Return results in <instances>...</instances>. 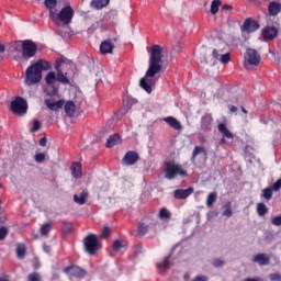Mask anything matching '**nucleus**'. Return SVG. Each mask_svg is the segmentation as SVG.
Returning a JSON list of instances; mask_svg holds the SVG:
<instances>
[{
	"mask_svg": "<svg viewBox=\"0 0 281 281\" xmlns=\"http://www.w3.org/2000/svg\"><path fill=\"white\" fill-rule=\"evenodd\" d=\"M65 3L63 0H44V5L48 11V19L56 25V27H63V25H71L76 11L70 3L66 2L64 7L58 10V5Z\"/></svg>",
	"mask_w": 281,
	"mask_h": 281,
	"instance_id": "1",
	"label": "nucleus"
},
{
	"mask_svg": "<svg viewBox=\"0 0 281 281\" xmlns=\"http://www.w3.org/2000/svg\"><path fill=\"white\" fill-rule=\"evenodd\" d=\"M52 69V64L45 59H38L25 70V85L29 87L32 85H37L43 80V71H49Z\"/></svg>",
	"mask_w": 281,
	"mask_h": 281,
	"instance_id": "2",
	"label": "nucleus"
},
{
	"mask_svg": "<svg viewBox=\"0 0 281 281\" xmlns=\"http://www.w3.org/2000/svg\"><path fill=\"white\" fill-rule=\"evenodd\" d=\"M164 59V47L159 45H153L149 61H148V69L146 71V78H155L159 71H161V60Z\"/></svg>",
	"mask_w": 281,
	"mask_h": 281,
	"instance_id": "3",
	"label": "nucleus"
},
{
	"mask_svg": "<svg viewBox=\"0 0 281 281\" xmlns=\"http://www.w3.org/2000/svg\"><path fill=\"white\" fill-rule=\"evenodd\" d=\"M166 179L172 180L177 177H188V171L179 164L172 161L165 162Z\"/></svg>",
	"mask_w": 281,
	"mask_h": 281,
	"instance_id": "4",
	"label": "nucleus"
},
{
	"mask_svg": "<svg viewBox=\"0 0 281 281\" xmlns=\"http://www.w3.org/2000/svg\"><path fill=\"white\" fill-rule=\"evenodd\" d=\"M38 54V46H36V43L32 40H23V46H22V55L21 56H14V60H30L34 58Z\"/></svg>",
	"mask_w": 281,
	"mask_h": 281,
	"instance_id": "5",
	"label": "nucleus"
},
{
	"mask_svg": "<svg viewBox=\"0 0 281 281\" xmlns=\"http://www.w3.org/2000/svg\"><path fill=\"white\" fill-rule=\"evenodd\" d=\"M83 247L89 256H95L98 249H100V241L98 240V236H95V234L86 236L83 239Z\"/></svg>",
	"mask_w": 281,
	"mask_h": 281,
	"instance_id": "6",
	"label": "nucleus"
},
{
	"mask_svg": "<svg viewBox=\"0 0 281 281\" xmlns=\"http://www.w3.org/2000/svg\"><path fill=\"white\" fill-rule=\"evenodd\" d=\"M10 111L13 115H25L27 113V101L22 97H16L11 101Z\"/></svg>",
	"mask_w": 281,
	"mask_h": 281,
	"instance_id": "7",
	"label": "nucleus"
},
{
	"mask_svg": "<svg viewBox=\"0 0 281 281\" xmlns=\"http://www.w3.org/2000/svg\"><path fill=\"white\" fill-rule=\"evenodd\" d=\"M260 54H258V50L254 48H247L246 56H245V67L246 69H249V67H258L260 65Z\"/></svg>",
	"mask_w": 281,
	"mask_h": 281,
	"instance_id": "8",
	"label": "nucleus"
},
{
	"mask_svg": "<svg viewBox=\"0 0 281 281\" xmlns=\"http://www.w3.org/2000/svg\"><path fill=\"white\" fill-rule=\"evenodd\" d=\"M64 273H66L70 278H77V280H82V278H86L87 276V270L78 266H68L64 268Z\"/></svg>",
	"mask_w": 281,
	"mask_h": 281,
	"instance_id": "9",
	"label": "nucleus"
},
{
	"mask_svg": "<svg viewBox=\"0 0 281 281\" xmlns=\"http://www.w3.org/2000/svg\"><path fill=\"white\" fill-rule=\"evenodd\" d=\"M257 30H260V24L252 18H247L241 26V32H246L247 34L257 32Z\"/></svg>",
	"mask_w": 281,
	"mask_h": 281,
	"instance_id": "10",
	"label": "nucleus"
},
{
	"mask_svg": "<svg viewBox=\"0 0 281 281\" xmlns=\"http://www.w3.org/2000/svg\"><path fill=\"white\" fill-rule=\"evenodd\" d=\"M217 128L223 135V138L221 139L220 144H233L234 134L229 132V130L227 128V125H225L224 123H220Z\"/></svg>",
	"mask_w": 281,
	"mask_h": 281,
	"instance_id": "11",
	"label": "nucleus"
},
{
	"mask_svg": "<svg viewBox=\"0 0 281 281\" xmlns=\"http://www.w3.org/2000/svg\"><path fill=\"white\" fill-rule=\"evenodd\" d=\"M124 166H135L139 161V154L137 151L130 150L122 159Z\"/></svg>",
	"mask_w": 281,
	"mask_h": 281,
	"instance_id": "12",
	"label": "nucleus"
},
{
	"mask_svg": "<svg viewBox=\"0 0 281 281\" xmlns=\"http://www.w3.org/2000/svg\"><path fill=\"white\" fill-rule=\"evenodd\" d=\"M64 60L63 59H57L56 60V66L55 69L57 71V82H60L61 85H69V78H67V74L63 72V70H60V66L63 65Z\"/></svg>",
	"mask_w": 281,
	"mask_h": 281,
	"instance_id": "13",
	"label": "nucleus"
},
{
	"mask_svg": "<svg viewBox=\"0 0 281 281\" xmlns=\"http://www.w3.org/2000/svg\"><path fill=\"white\" fill-rule=\"evenodd\" d=\"M212 122H214V119H212V114H204L201 117V131H203L204 133H210V131H212Z\"/></svg>",
	"mask_w": 281,
	"mask_h": 281,
	"instance_id": "14",
	"label": "nucleus"
},
{
	"mask_svg": "<svg viewBox=\"0 0 281 281\" xmlns=\"http://www.w3.org/2000/svg\"><path fill=\"white\" fill-rule=\"evenodd\" d=\"M191 194H194V188L192 187H189L188 189H177L173 192L175 199H178V200L188 199V196H191Z\"/></svg>",
	"mask_w": 281,
	"mask_h": 281,
	"instance_id": "15",
	"label": "nucleus"
},
{
	"mask_svg": "<svg viewBox=\"0 0 281 281\" xmlns=\"http://www.w3.org/2000/svg\"><path fill=\"white\" fill-rule=\"evenodd\" d=\"M278 36V29L276 26H266L262 30V37L265 41H273Z\"/></svg>",
	"mask_w": 281,
	"mask_h": 281,
	"instance_id": "16",
	"label": "nucleus"
},
{
	"mask_svg": "<svg viewBox=\"0 0 281 281\" xmlns=\"http://www.w3.org/2000/svg\"><path fill=\"white\" fill-rule=\"evenodd\" d=\"M44 104H46L47 109L50 111H58V109H63V106H65V100L54 102L50 99H45Z\"/></svg>",
	"mask_w": 281,
	"mask_h": 281,
	"instance_id": "17",
	"label": "nucleus"
},
{
	"mask_svg": "<svg viewBox=\"0 0 281 281\" xmlns=\"http://www.w3.org/2000/svg\"><path fill=\"white\" fill-rule=\"evenodd\" d=\"M252 262L259 263L260 267H267V265H270L271 258L267 254H258L254 257Z\"/></svg>",
	"mask_w": 281,
	"mask_h": 281,
	"instance_id": "18",
	"label": "nucleus"
},
{
	"mask_svg": "<svg viewBox=\"0 0 281 281\" xmlns=\"http://www.w3.org/2000/svg\"><path fill=\"white\" fill-rule=\"evenodd\" d=\"M9 52H11V54H23V40L11 42Z\"/></svg>",
	"mask_w": 281,
	"mask_h": 281,
	"instance_id": "19",
	"label": "nucleus"
},
{
	"mask_svg": "<svg viewBox=\"0 0 281 281\" xmlns=\"http://www.w3.org/2000/svg\"><path fill=\"white\" fill-rule=\"evenodd\" d=\"M113 49H115V45L110 40L102 42L100 45L101 54H113Z\"/></svg>",
	"mask_w": 281,
	"mask_h": 281,
	"instance_id": "20",
	"label": "nucleus"
},
{
	"mask_svg": "<svg viewBox=\"0 0 281 281\" xmlns=\"http://www.w3.org/2000/svg\"><path fill=\"white\" fill-rule=\"evenodd\" d=\"M119 144H122V138L120 137V134H113L110 135L106 139V148H113V146H119Z\"/></svg>",
	"mask_w": 281,
	"mask_h": 281,
	"instance_id": "21",
	"label": "nucleus"
},
{
	"mask_svg": "<svg viewBox=\"0 0 281 281\" xmlns=\"http://www.w3.org/2000/svg\"><path fill=\"white\" fill-rule=\"evenodd\" d=\"M213 58H216V60H220L222 65H227L229 63V50H226L225 54L218 55V50L213 49Z\"/></svg>",
	"mask_w": 281,
	"mask_h": 281,
	"instance_id": "22",
	"label": "nucleus"
},
{
	"mask_svg": "<svg viewBox=\"0 0 281 281\" xmlns=\"http://www.w3.org/2000/svg\"><path fill=\"white\" fill-rule=\"evenodd\" d=\"M70 170H71V175H72V177H75V179L82 178V164L72 162Z\"/></svg>",
	"mask_w": 281,
	"mask_h": 281,
	"instance_id": "23",
	"label": "nucleus"
},
{
	"mask_svg": "<svg viewBox=\"0 0 281 281\" xmlns=\"http://www.w3.org/2000/svg\"><path fill=\"white\" fill-rule=\"evenodd\" d=\"M281 12V4L280 2H270L268 5V14L270 16H278Z\"/></svg>",
	"mask_w": 281,
	"mask_h": 281,
	"instance_id": "24",
	"label": "nucleus"
},
{
	"mask_svg": "<svg viewBox=\"0 0 281 281\" xmlns=\"http://www.w3.org/2000/svg\"><path fill=\"white\" fill-rule=\"evenodd\" d=\"M164 122L171 126V128H175V131H181V128H183L181 126V123L177 119H175V116H167L164 119Z\"/></svg>",
	"mask_w": 281,
	"mask_h": 281,
	"instance_id": "25",
	"label": "nucleus"
},
{
	"mask_svg": "<svg viewBox=\"0 0 281 281\" xmlns=\"http://www.w3.org/2000/svg\"><path fill=\"white\" fill-rule=\"evenodd\" d=\"M64 111L68 117H74V115H76V103H74V101H67Z\"/></svg>",
	"mask_w": 281,
	"mask_h": 281,
	"instance_id": "26",
	"label": "nucleus"
},
{
	"mask_svg": "<svg viewBox=\"0 0 281 281\" xmlns=\"http://www.w3.org/2000/svg\"><path fill=\"white\" fill-rule=\"evenodd\" d=\"M110 0H92L90 2V7L94 10H102V8H106L109 5Z\"/></svg>",
	"mask_w": 281,
	"mask_h": 281,
	"instance_id": "27",
	"label": "nucleus"
},
{
	"mask_svg": "<svg viewBox=\"0 0 281 281\" xmlns=\"http://www.w3.org/2000/svg\"><path fill=\"white\" fill-rule=\"evenodd\" d=\"M87 196H89V193L87 191H82L79 195H74V201L79 205H85V203H87Z\"/></svg>",
	"mask_w": 281,
	"mask_h": 281,
	"instance_id": "28",
	"label": "nucleus"
},
{
	"mask_svg": "<svg viewBox=\"0 0 281 281\" xmlns=\"http://www.w3.org/2000/svg\"><path fill=\"white\" fill-rule=\"evenodd\" d=\"M139 87L146 91V93H153V86L148 83V80L144 77L139 80Z\"/></svg>",
	"mask_w": 281,
	"mask_h": 281,
	"instance_id": "29",
	"label": "nucleus"
},
{
	"mask_svg": "<svg viewBox=\"0 0 281 281\" xmlns=\"http://www.w3.org/2000/svg\"><path fill=\"white\" fill-rule=\"evenodd\" d=\"M234 212L232 211V202H226L224 204V211L222 213L223 216H226L227 218H232Z\"/></svg>",
	"mask_w": 281,
	"mask_h": 281,
	"instance_id": "30",
	"label": "nucleus"
},
{
	"mask_svg": "<svg viewBox=\"0 0 281 281\" xmlns=\"http://www.w3.org/2000/svg\"><path fill=\"white\" fill-rule=\"evenodd\" d=\"M269 212V209L265 203H258L257 204V214L258 216H266V214Z\"/></svg>",
	"mask_w": 281,
	"mask_h": 281,
	"instance_id": "31",
	"label": "nucleus"
},
{
	"mask_svg": "<svg viewBox=\"0 0 281 281\" xmlns=\"http://www.w3.org/2000/svg\"><path fill=\"white\" fill-rule=\"evenodd\" d=\"M49 232H52V222H47L44 225L41 226L40 228V234L42 236H47V234H49Z\"/></svg>",
	"mask_w": 281,
	"mask_h": 281,
	"instance_id": "32",
	"label": "nucleus"
},
{
	"mask_svg": "<svg viewBox=\"0 0 281 281\" xmlns=\"http://www.w3.org/2000/svg\"><path fill=\"white\" fill-rule=\"evenodd\" d=\"M172 216V214L170 213V211H168V209L162 207L159 211V218H161L162 221H170V217Z\"/></svg>",
	"mask_w": 281,
	"mask_h": 281,
	"instance_id": "33",
	"label": "nucleus"
},
{
	"mask_svg": "<svg viewBox=\"0 0 281 281\" xmlns=\"http://www.w3.org/2000/svg\"><path fill=\"white\" fill-rule=\"evenodd\" d=\"M56 72L49 71L45 77L46 85H55L56 83Z\"/></svg>",
	"mask_w": 281,
	"mask_h": 281,
	"instance_id": "34",
	"label": "nucleus"
},
{
	"mask_svg": "<svg viewBox=\"0 0 281 281\" xmlns=\"http://www.w3.org/2000/svg\"><path fill=\"white\" fill-rule=\"evenodd\" d=\"M218 8H221V0H213L211 2V9L210 12L211 14H218Z\"/></svg>",
	"mask_w": 281,
	"mask_h": 281,
	"instance_id": "35",
	"label": "nucleus"
},
{
	"mask_svg": "<svg viewBox=\"0 0 281 281\" xmlns=\"http://www.w3.org/2000/svg\"><path fill=\"white\" fill-rule=\"evenodd\" d=\"M170 258L171 256H167L164 258L161 262L157 263L158 269H169L170 268Z\"/></svg>",
	"mask_w": 281,
	"mask_h": 281,
	"instance_id": "36",
	"label": "nucleus"
},
{
	"mask_svg": "<svg viewBox=\"0 0 281 281\" xmlns=\"http://www.w3.org/2000/svg\"><path fill=\"white\" fill-rule=\"evenodd\" d=\"M261 196H263V199H266V201H271V199H273V189L272 188L263 189Z\"/></svg>",
	"mask_w": 281,
	"mask_h": 281,
	"instance_id": "37",
	"label": "nucleus"
},
{
	"mask_svg": "<svg viewBox=\"0 0 281 281\" xmlns=\"http://www.w3.org/2000/svg\"><path fill=\"white\" fill-rule=\"evenodd\" d=\"M216 192H212L207 195L206 205L209 207H214V203H216Z\"/></svg>",
	"mask_w": 281,
	"mask_h": 281,
	"instance_id": "38",
	"label": "nucleus"
},
{
	"mask_svg": "<svg viewBox=\"0 0 281 281\" xmlns=\"http://www.w3.org/2000/svg\"><path fill=\"white\" fill-rule=\"evenodd\" d=\"M27 248H25V244H21L16 247V256L18 258H25V254Z\"/></svg>",
	"mask_w": 281,
	"mask_h": 281,
	"instance_id": "39",
	"label": "nucleus"
},
{
	"mask_svg": "<svg viewBox=\"0 0 281 281\" xmlns=\"http://www.w3.org/2000/svg\"><path fill=\"white\" fill-rule=\"evenodd\" d=\"M63 232L64 234H71V229H74V224L71 222H63Z\"/></svg>",
	"mask_w": 281,
	"mask_h": 281,
	"instance_id": "40",
	"label": "nucleus"
},
{
	"mask_svg": "<svg viewBox=\"0 0 281 281\" xmlns=\"http://www.w3.org/2000/svg\"><path fill=\"white\" fill-rule=\"evenodd\" d=\"M218 56H222V54H225V52H229V46L225 43H221L218 48H215Z\"/></svg>",
	"mask_w": 281,
	"mask_h": 281,
	"instance_id": "41",
	"label": "nucleus"
},
{
	"mask_svg": "<svg viewBox=\"0 0 281 281\" xmlns=\"http://www.w3.org/2000/svg\"><path fill=\"white\" fill-rule=\"evenodd\" d=\"M27 281H43V278L41 277V273L32 272L27 276Z\"/></svg>",
	"mask_w": 281,
	"mask_h": 281,
	"instance_id": "42",
	"label": "nucleus"
},
{
	"mask_svg": "<svg viewBox=\"0 0 281 281\" xmlns=\"http://www.w3.org/2000/svg\"><path fill=\"white\" fill-rule=\"evenodd\" d=\"M137 232L140 236H144V234L148 233V225H146L145 223H139L137 227Z\"/></svg>",
	"mask_w": 281,
	"mask_h": 281,
	"instance_id": "43",
	"label": "nucleus"
},
{
	"mask_svg": "<svg viewBox=\"0 0 281 281\" xmlns=\"http://www.w3.org/2000/svg\"><path fill=\"white\" fill-rule=\"evenodd\" d=\"M41 126H43V123L41 121L35 120L33 122V127L31 128V133H37V131H41Z\"/></svg>",
	"mask_w": 281,
	"mask_h": 281,
	"instance_id": "44",
	"label": "nucleus"
},
{
	"mask_svg": "<svg viewBox=\"0 0 281 281\" xmlns=\"http://www.w3.org/2000/svg\"><path fill=\"white\" fill-rule=\"evenodd\" d=\"M124 247V243L120 239L114 240L113 243V250L114 251H120Z\"/></svg>",
	"mask_w": 281,
	"mask_h": 281,
	"instance_id": "45",
	"label": "nucleus"
},
{
	"mask_svg": "<svg viewBox=\"0 0 281 281\" xmlns=\"http://www.w3.org/2000/svg\"><path fill=\"white\" fill-rule=\"evenodd\" d=\"M7 236H8V227L1 226L0 227V240H5Z\"/></svg>",
	"mask_w": 281,
	"mask_h": 281,
	"instance_id": "46",
	"label": "nucleus"
},
{
	"mask_svg": "<svg viewBox=\"0 0 281 281\" xmlns=\"http://www.w3.org/2000/svg\"><path fill=\"white\" fill-rule=\"evenodd\" d=\"M109 236H111V228L105 226L101 233V238H109Z\"/></svg>",
	"mask_w": 281,
	"mask_h": 281,
	"instance_id": "47",
	"label": "nucleus"
},
{
	"mask_svg": "<svg viewBox=\"0 0 281 281\" xmlns=\"http://www.w3.org/2000/svg\"><path fill=\"white\" fill-rule=\"evenodd\" d=\"M35 161L37 164H43V161H45V154L43 153H38L35 155Z\"/></svg>",
	"mask_w": 281,
	"mask_h": 281,
	"instance_id": "48",
	"label": "nucleus"
},
{
	"mask_svg": "<svg viewBox=\"0 0 281 281\" xmlns=\"http://www.w3.org/2000/svg\"><path fill=\"white\" fill-rule=\"evenodd\" d=\"M202 150H203V147L195 146L192 153V159H196V156L201 155Z\"/></svg>",
	"mask_w": 281,
	"mask_h": 281,
	"instance_id": "49",
	"label": "nucleus"
},
{
	"mask_svg": "<svg viewBox=\"0 0 281 281\" xmlns=\"http://www.w3.org/2000/svg\"><path fill=\"white\" fill-rule=\"evenodd\" d=\"M269 280L271 281H281V274L278 272L269 274Z\"/></svg>",
	"mask_w": 281,
	"mask_h": 281,
	"instance_id": "50",
	"label": "nucleus"
},
{
	"mask_svg": "<svg viewBox=\"0 0 281 281\" xmlns=\"http://www.w3.org/2000/svg\"><path fill=\"white\" fill-rule=\"evenodd\" d=\"M272 225H276V227H280L281 225V215L276 216L271 220Z\"/></svg>",
	"mask_w": 281,
	"mask_h": 281,
	"instance_id": "51",
	"label": "nucleus"
},
{
	"mask_svg": "<svg viewBox=\"0 0 281 281\" xmlns=\"http://www.w3.org/2000/svg\"><path fill=\"white\" fill-rule=\"evenodd\" d=\"M280 188H281V179H278V180L273 183L272 190H273L274 192H278V190H280Z\"/></svg>",
	"mask_w": 281,
	"mask_h": 281,
	"instance_id": "52",
	"label": "nucleus"
},
{
	"mask_svg": "<svg viewBox=\"0 0 281 281\" xmlns=\"http://www.w3.org/2000/svg\"><path fill=\"white\" fill-rule=\"evenodd\" d=\"M102 24L100 22H95L93 23L90 27L89 31L90 32H95V30H98V27H100Z\"/></svg>",
	"mask_w": 281,
	"mask_h": 281,
	"instance_id": "53",
	"label": "nucleus"
},
{
	"mask_svg": "<svg viewBox=\"0 0 281 281\" xmlns=\"http://www.w3.org/2000/svg\"><path fill=\"white\" fill-rule=\"evenodd\" d=\"M223 265H225V262L221 259L213 260V266H215V267H223Z\"/></svg>",
	"mask_w": 281,
	"mask_h": 281,
	"instance_id": "54",
	"label": "nucleus"
},
{
	"mask_svg": "<svg viewBox=\"0 0 281 281\" xmlns=\"http://www.w3.org/2000/svg\"><path fill=\"white\" fill-rule=\"evenodd\" d=\"M40 146H47V138L43 137L40 139Z\"/></svg>",
	"mask_w": 281,
	"mask_h": 281,
	"instance_id": "55",
	"label": "nucleus"
},
{
	"mask_svg": "<svg viewBox=\"0 0 281 281\" xmlns=\"http://www.w3.org/2000/svg\"><path fill=\"white\" fill-rule=\"evenodd\" d=\"M231 113H236L238 111V108L235 105H229Z\"/></svg>",
	"mask_w": 281,
	"mask_h": 281,
	"instance_id": "56",
	"label": "nucleus"
},
{
	"mask_svg": "<svg viewBox=\"0 0 281 281\" xmlns=\"http://www.w3.org/2000/svg\"><path fill=\"white\" fill-rule=\"evenodd\" d=\"M0 54H5V45L0 42Z\"/></svg>",
	"mask_w": 281,
	"mask_h": 281,
	"instance_id": "57",
	"label": "nucleus"
},
{
	"mask_svg": "<svg viewBox=\"0 0 281 281\" xmlns=\"http://www.w3.org/2000/svg\"><path fill=\"white\" fill-rule=\"evenodd\" d=\"M222 10H233V8L229 4H223Z\"/></svg>",
	"mask_w": 281,
	"mask_h": 281,
	"instance_id": "58",
	"label": "nucleus"
},
{
	"mask_svg": "<svg viewBox=\"0 0 281 281\" xmlns=\"http://www.w3.org/2000/svg\"><path fill=\"white\" fill-rule=\"evenodd\" d=\"M58 93V88H53V91L50 92V95H56Z\"/></svg>",
	"mask_w": 281,
	"mask_h": 281,
	"instance_id": "59",
	"label": "nucleus"
},
{
	"mask_svg": "<svg viewBox=\"0 0 281 281\" xmlns=\"http://www.w3.org/2000/svg\"><path fill=\"white\" fill-rule=\"evenodd\" d=\"M33 269H35V270H36V269H41V263H34V265H33Z\"/></svg>",
	"mask_w": 281,
	"mask_h": 281,
	"instance_id": "60",
	"label": "nucleus"
},
{
	"mask_svg": "<svg viewBox=\"0 0 281 281\" xmlns=\"http://www.w3.org/2000/svg\"><path fill=\"white\" fill-rule=\"evenodd\" d=\"M245 281H260V279L247 278Z\"/></svg>",
	"mask_w": 281,
	"mask_h": 281,
	"instance_id": "61",
	"label": "nucleus"
},
{
	"mask_svg": "<svg viewBox=\"0 0 281 281\" xmlns=\"http://www.w3.org/2000/svg\"><path fill=\"white\" fill-rule=\"evenodd\" d=\"M240 109H241V111L245 113V115H247V113H248V112H247V109H245V106H243V105L240 106Z\"/></svg>",
	"mask_w": 281,
	"mask_h": 281,
	"instance_id": "62",
	"label": "nucleus"
},
{
	"mask_svg": "<svg viewBox=\"0 0 281 281\" xmlns=\"http://www.w3.org/2000/svg\"><path fill=\"white\" fill-rule=\"evenodd\" d=\"M199 140L202 143L205 142V136H199Z\"/></svg>",
	"mask_w": 281,
	"mask_h": 281,
	"instance_id": "63",
	"label": "nucleus"
},
{
	"mask_svg": "<svg viewBox=\"0 0 281 281\" xmlns=\"http://www.w3.org/2000/svg\"><path fill=\"white\" fill-rule=\"evenodd\" d=\"M45 251H49V246L44 247Z\"/></svg>",
	"mask_w": 281,
	"mask_h": 281,
	"instance_id": "64",
	"label": "nucleus"
}]
</instances>
